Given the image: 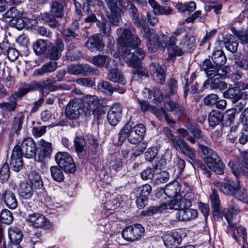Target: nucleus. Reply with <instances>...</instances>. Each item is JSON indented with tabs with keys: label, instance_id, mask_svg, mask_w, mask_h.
<instances>
[{
	"label": "nucleus",
	"instance_id": "nucleus-1",
	"mask_svg": "<svg viewBox=\"0 0 248 248\" xmlns=\"http://www.w3.org/2000/svg\"><path fill=\"white\" fill-rule=\"evenodd\" d=\"M185 31L183 28H178L170 37H168L164 34L157 35L153 29L145 28L144 31L146 38L148 40L147 46L149 50L155 52L158 48L164 49L167 46L169 55L171 57L180 56L184 52L191 51L194 48L196 41V38L193 36L185 35L179 44L181 48L176 45L178 37L182 34Z\"/></svg>",
	"mask_w": 248,
	"mask_h": 248
},
{
	"label": "nucleus",
	"instance_id": "nucleus-2",
	"mask_svg": "<svg viewBox=\"0 0 248 248\" xmlns=\"http://www.w3.org/2000/svg\"><path fill=\"white\" fill-rule=\"evenodd\" d=\"M117 32L120 34L118 39V51L123 59H128L137 55L136 52L141 44L139 37L127 28L118 29Z\"/></svg>",
	"mask_w": 248,
	"mask_h": 248
},
{
	"label": "nucleus",
	"instance_id": "nucleus-3",
	"mask_svg": "<svg viewBox=\"0 0 248 248\" xmlns=\"http://www.w3.org/2000/svg\"><path fill=\"white\" fill-rule=\"evenodd\" d=\"M198 146L199 153L206 156L204 159L208 167L217 174H223L225 165L217 154L207 146L201 143Z\"/></svg>",
	"mask_w": 248,
	"mask_h": 248
},
{
	"label": "nucleus",
	"instance_id": "nucleus-4",
	"mask_svg": "<svg viewBox=\"0 0 248 248\" xmlns=\"http://www.w3.org/2000/svg\"><path fill=\"white\" fill-rule=\"evenodd\" d=\"M137 55L135 57L129 58L128 59H125L124 61L128 65L132 67L134 70L132 71L133 78H136L137 76L139 78L142 77H148V71L147 69L141 64V61L144 58L145 53L144 50L139 48L136 52Z\"/></svg>",
	"mask_w": 248,
	"mask_h": 248
},
{
	"label": "nucleus",
	"instance_id": "nucleus-5",
	"mask_svg": "<svg viewBox=\"0 0 248 248\" xmlns=\"http://www.w3.org/2000/svg\"><path fill=\"white\" fill-rule=\"evenodd\" d=\"M64 14V6L62 2L53 0L51 2L49 12L44 13L42 19L51 27H56L59 24L56 18H62Z\"/></svg>",
	"mask_w": 248,
	"mask_h": 248
},
{
	"label": "nucleus",
	"instance_id": "nucleus-6",
	"mask_svg": "<svg viewBox=\"0 0 248 248\" xmlns=\"http://www.w3.org/2000/svg\"><path fill=\"white\" fill-rule=\"evenodd\" d=\"M202 69L206 73L208 80L217 77L225 78L231 71L230 67L217 66L212 63L210 59H206L203 61Z\"/></svg>",
	"mask_w": 248,
	"mask_h": 248
},
{
	"label": "nucleus",
	"instance_id": "nucleus-7",
	"mask_svg": "<svg viewBox=\"0 0 248 248\" xmlns=\"http://www.w3.org/2000/svg\"><path fill=\"white\" fill-rule=\"evenodd\" d=\"M228 166L236 177L242 174L248 178V151L241 152L236 157L235 162L230 161Z\"/></svg>",
	"mask_w": 248,
	"mask_h": 248
},
{
	"label": "nucleus",
	"instance_id": "nucleus-8",
	"mask_svg": "<svg viewBox=\"0 0 248 248\" xmlns=\"http://www.w3.org/2000/svg\"><path fill=\"white\" fill-rule=\"evenodd\" d=\"M84 111L83 104L79 98H74L70 100L66 107L65 115L69 120H77Z\"/></svg>",
	"mask_w": 248,
	"mask_h": 248
},
{
	"label": "nucleus",
	"instance_id": "nucleus-9",
	"mask_svg": "<svg viewBox=\"0 0 248 248\" xmlns=\"http://www.w3.org/2000/svg\"><path fill=\"white\" fill-rule=\"evenodd\" d=\"M58 166L66 173H74L76 167L72 157L66 152H59L55 156Z\"/></svg>",
	"mask_w": 248,
	"mask_h": 248
},
{
	"label": "nucleus",
	"instance_id": "nucleus-10",
	"mask_svg": "<svg viewBox=\"0 0 248 248\" xmlns=\"http://www.w3.org/2000/svg\"><path fill=\"white\" fill-rule=\"evenodd\" d=\"M67 72L73 75H82L84 76L98 75L99 71L96 68L87 64H72L68 66Z\"/></svg>",
	"mask_w": 248,
	"mask_h": 248
},
{
	"label": "nucleus",
	"instance_id": "nucleus-11",
	"mask_svg": "<svg viewBox=\"0 0 248 248\" xmlns=\"http://www.w3.org/2000/svg\"><path fill=\"white\" fill-rule=\"evenodd\" d=\"M144 228L140 224H134L125 227L122 232L123 238L128 241L137 240L143 233Z\"/></svg>",
	"mask_w": 248,
	"mask_h": 248
},
{
	"label": "nucleus",
	"instance_id": "nucleus-12",
	"mask_svg": "<svg viewBox=\"0 0 248 248\" xmlns=\"http://www.w3.org/2000/svg\"><path fill=\"white\" fill-rule=\"evenodd\" d=\"M239 183V181L238 180L235 182L231 180H228L225 182H214V185L220 191L229 195H234L235 190L238 187Z\"/></svg>",
	"mask_w": 248,
	"mask_h": 248
},
{
	"label": "nucleus",
	"instance_id": "nucleus-13",
	"mask_svg": "<svg viewBox=\"0 0 248 248\" xmlns=\"http://www.w3.org/2000/svg\"><path fill=\"white\" fill-rule=\"evenodd\" d=\"M15 149L18 150L21 153L25 152L27 157H34L36 153V144L34 140H23L20 145V143L15 146Z\"/></svg>",
	"mask_w": 248,
	"mask_h": 248
},
{
	"label": "nucleus",
	"instance_id": "nucleus-14",
	"mask_svg": "<svg viewBox=\"0 0 248 248\" xmlns=\"http://www.w3.org/2000/svg\"><path fill=\"white\" fill-rule=\"evenodd\" d=\"M123 112L122 107L119 104H115L108 112L107 120L111 125L115 126L120 121Z\"/></svg>",
	"mask_w": 248,
	"mask_h": 248
},
{
	"label": "nucleus",
	"instance_id": "nucleus-15",
	"mask_svg": "<svg viewBox=\"0 0 248 248\" xmlns=\"http://www.w3.org/2000/svg\"><path fill=\"white\" fill-rule=\"evenodd\" d=\"M149 70L153 80L157 83L162 85L165 83V71L161 65L153 62L149 65Z\"/></svg>",
	"mask_w": 248,
	"mask_h": 248
},
{
	"label": "nucleus",
	"instance_id": "nucleus-16",
	"mask_svg": "<svg viewBox=\"0 0 248 248\" xmlns=\"http://www.w3.org/2000/svg\"><path fill=\"white\" fill-rule=\"evenodd\" d=\"M84 46L91 52L101 51L104 46L102 35L100 34H95L90 37Z\"/></svg>",
	"mask_w": 248,
	"mask_h": 248
},
{
	"label": "nucleus",
	"instance_id": "nucleus-17",
	"mask_svg": "<svg viewBox=\"0 0 248 248\" xmlns=\"http://www.w3.org/2000/svg\"><path fill=\"white\" fill-rule=\"evenodd\" d=\"M26 220L30 226L36 228H42L47 223L45 217L38 213H29Z\"/></svg>",
	"mask_w": 248,
	"mask_h": 248
},
{
	"label": "nucleus",
	"instance_id": "nucleus-18",
	"mask_svg": "<svg viewBox=\"0 0 248 248\" xmlns=\"http://www.w3.org/2000/svg\"><path fill=\"white\" fill-rule=\"evenodd\" d=\"M64 44L60 39H57L54 44L47 47L48 56L50 60L56 61L61 57V53L64 49Z\"/></svg>",
	"mask_w": 248,
	"mask_h": 248
},
{
	"label": "nucleus",
	"instance_id": "nucleus-19",
	"mask_svg": "<svg viewBox=\"0 0 248 248\" xmlns=\"http://www.w3.org/2000/svg\"><path fill=\"white\" fill-rule=\"evenodd\" d=\"M193 195L191 194H185L180 200L176 199L171 202L170 208L180 211L186 208L190 207L191 202L190 197Z\"/></svg>",
	"mask_w": 248,
	"mask_h": 248
},
{
	"label": "nucleus",
	"instance_id": "nucleus-20",
	"mask_svg": "<svg viewBox=\"0 0 248 248\" xmlns=\"http://www.w3.org/2000/svg\"><path fill=\"white\" fill-rule=\"evenodd\" d=\"M38 144L39 145L41 153L38 157H35V160L42 162L44 158L50 157L52 151V144L46 140H39Z\"/></svg>",
	"mask_w": 248,
	"mask_h": 248
},
{
	"label": "nucleus",
	"instance_id": "nucleus-21",
	"mask_svg": "<svg viewBox=\"0 0 248 248\" xmlns=\"http://www.w3.org/2000/svg\"><path fill=\"white\" fill-rule=\"evenodd\" d=\"M162 239L167 248H173L179 245L182 240L180 234L177 232L164 234Z\"/></svg>",
	"mask_w": 248,
	"mask_h": 248
},
{
	"label": "nucleus",
	"instance_id": "nucleus-22",
	"mask_svg": "<svg viewBox=\"0 0 248 248\" xmlns=\"http://www.w3.org/2000/svg\"><path fill=\"white\" fill-rule=\"evenodd\" d=\"M173 147L176 150H180L182 153L191 159L195 157V153L192 148L190 147L184 140H172Z\"/></svg>",
	"mask_w": 248,
	"mask_h": 248
},
{
	"label": "nucleus",
	"instance_id": "nucleus-23",
	"mask_svg": "<svg viewBox=\"0 0 248 248\" xmlns=\"http://www.w3.org/2000/svg\"><path fill=\"white\" fill-rule=\"evenodd\" d=\"M182 186L177 181H173L167 184L164 188V193L169 198L176 197L180 194L182 196V193L181 192Z\"/></svg>",
	"mask_w": 248,
	"mask_h": 248
},
{
	"label": "nucleus",
	"instance_id": "nucleus-24",
	"mask_svg": "<svg viewBox=\"0 0 248 248\" xmlns=\"http://www.w3.org/2000/svg\"><path fill=\"white\" fill-rule=\"evenodd\" d=\"M197 217L198 212L197 210L190 207L177 211L176 213V217L179 221H187L193 220Z\"/></svg>",
	"mask_w": 248,
	"mask_h": 248
},
{
	"label": "nucleus",
	"instance_id": "nucleus-25",
	"mask_svg": "<svg viewBox=\"0 0 248 248\" xmlns=\"http://www.w3.org/2000/svg\"><path fill=\"white\" fill-rule=\"evenodd\" d=\"M57 67L58 62H57L49 61L44 63L41 67L35 69L33 75L34 77L42 76L46 74L54 72Z\"/></svg>",
	"mask_w": 248,
	"mask_h": 248
},
{
	"label": "nucleus",
	"instance_id": "nucleus-26",
	"mask_svg": "<svg viewBox=\"0 0 248 248\" xmlns=\"http://www.w3.org/2000/svg\"><path fill=\"white\" fill-rule=\"evenodd\" d=\"M10 165L15 171H19L23 167L22 155L21 152L16 149H13L10 160Z\"/></svg>",
	"mask_w": 248,
	"mask_h": 248
},
{
	"label": "nucleus",
	"instance_id": "nucleus-27",
	"mask_svg": "<svg viewBox=\"0 0 248 248\" xmlns=\"http://www.w3.org/2000/svg\"><path fill=\"white\" fill-rule=\"evenodd\" d=\"M34 193L35 190L31 184L24 182L20 183L18 189V194L21 199L30 200L33 197Z\"/></svg>",
	"mask_w": 248,
	"mask_h": 248
},
{
	"label": "nucleus",
	"instance_id": "nucleus-28",
	"mask_svg": "<svg viewBox=\"0 0 248 248\" xmlns=\"http://www.w3.org/2000/svg\"><path fill=\"white\" fill-rule=\"evenodd\" d=\"M2 199L8 207L13 209L16 208L17 201L15 194L11 190L7 189L2 192Z\"/></svg>",
	"mask_w": 248,
	"mask_h": 248
},
{
	"label": "nucleus",
	"instance_id": "nucleus-29",
	"mask_svg": "<svg viewBox=\"0 0 248 248\" xmlns=\"http://www.w3.org/2000/svg\"><path fill=\"white\" fill-rule=\"evenodd\" d=\"M24 119V115L22 113H17L14 120V123L9 134L11 139L16 138L18 135V131L21 129L23 121Z\"/></svg>",
	"mask_w": 248,
	"mask_h": 248
},
{
	"label": "nucleus",
	"instance_id": "nucleus-30",
	"mask_svg": "<svg viewBox=\"0 0 248 248\" xmlns=\"http://www.w3.org/2000/svg\"><path fill=\"white\" fill-rule=\"evenodd\" d=\"M108 78L112 82L122 85L126 84V79L124 75L117 68L110 69L108 74Z\"/></svg>",
	"mask_w": 248,
	"mask_h": 248
},
{
	"label": "nucleus",
	"instance_id": "nucleus-31",
	"mask_svg": "<svg viewBox=\"0 0 248 248\" xmlns=\"http://www.w3.org/2000/svg\"><path fill=\"white\" fill-rule=\"evenodd\" d=\"M37 84L35 81L32 82L30 84L23 83L19 86L17 92L13 94L18 100L22 98L28 93L33 91L36 85Z\"/></svg>",
	"mask_w": 248,
	"mask_h": 248
},
{
	"label": "nucleus",
	"instance_id": "nucleus-32",
	"mask_svg": "<svg viewBox=\"0 0 248 248\" xmlns=\"http://www.w3.org/2000/svg\"><path fill=\"white\" fill-rule=\"evenodd\" d=\"M8 100V102L0 103V109L8 112L15 111L17 106L18 99L12 94L9 97Z\"/></svg>",
	"mask_w": 248,
	"mask_h": 248
},
{
	"label": "nucleus",
	"instance_id": "nucleus-33",
	"mask_svg": "<svg viewBox=\"0 0 248 248\" xmlns=\"http://www.w3.org/2000/svg\"><path fill=\"white\" fill-rule=\"evenodd\" d=\"M148 2L153 8L155 15H169L172 12V9L170 7H163L155 0H148Z\"/></svg>",
	"mask_w": 248,
	"mask_h": 248
},
{
	"label": "nucleus",
	"instance_id": "nucleus-34",
	"mask_svg": "<svg viewBox=\"0 0 248 248\" xmlns=\"http://www.w3.org/2000/svg\"><path fill=\"white\" fill-rule=\"evenodd\" d=\"M8 236L10 242L19 244L23 235L21 230L17 227H12L8 230Z\"/></svg>",
	"mask_w": 248,
	"mask_h": 248
},
{
	"label": "nucleus",
	"instance_id": "nucleus-35",
	"mask_svg": "<svg viewBox=\"0 0 248 248\" xmlns=\"http://www.w3.org/2000/svg\"><path fill=\"white\" fill-rule=\"evenodd\" d=\"M146 131L145 126L142 124H136L132 126L131 138L134 140H143Z\"/></svg>",
	"mask_w": 248,
	"mask_h": 248
},
{
	"label": "nucleus",
	"instance_id": "nucleus-36",
	"mask_svg": "<svg viewBox=\"0 0 248 248\" xmlns=\"http://www.w3.org/2000/svg\"><path fill=\"white\" fill-rule=\"evenodd\" d=\"M224 78L217 77L212 79L207 80L206 83L209 84L211 89H218L220 91L224 90L227 88V84L222 80Z\"/></svg>",
	"mask_w": 248,
	"mask_h": 248
},
{
	"label": "nucleus",
	"instance_id": "nucleus-37",
	"mask_svg": "<svg viewBox=\"0 0 248 248\" xmlns=\"http://www.w3.org/2000/svg\"><path fill=\"white\" fill-rule=\"evenodd\" d=\"M225 98L232 100L235 103L239 100L242 96L241 90L238 87H234L229 89L223 93Z\"/></svg>",
	"mask_w": 248,
	"mask_h": 248
},
{
	"label": "nucleus",
	"instance_id": "nucleus-38",
	"mask_svg": "<svg viewBox=\"0 0 248 248\" xmlns=\"http://www.w3.org/2000/svg\"><path fill=\"white\" fill-rule=\"evenodd\" d=\"M226 48L232 53H235L237 50L238 42L235 37L230 35L224 39Z\"/></svg>",
	"mask_w": 248,
	"mask_h": 248
},
{
	"label": "nucleus",
	"instance_id": "nucleus-39",
	"mask_svg": "<svg viewBox=\"0 0 248 248\" xmlns=\"http://www.w3.org/2000/svg\"><path fill=\"white\" fill-rule=\"evenodd\" d=\"M223 119L222 113L217 110L211 111L208 116V121L210 126L215 127L221 123Z\"/></svg>",
	"mask_w": 248,
	"mask_h": 248
},
{
	"label": "nucleus",
	"instance_id": "nucleus-40",
	"mask_svg": "<svg viewBox=\"0 0 248 248\" xmlns=\"http://www.w3.org/2000/svg\"><path fill=\"white\" fill-rule=\"evenodd\" d=\"M211 58L217 66H225L224 64L226 62L227 58L222 50H217L214 51L212 54Z\"/></svg>",
	"mask_w": 248,
	"mask_h": 248
},
{
	"label": "nucleus",
	"instance_id": "nucleus-41",
	"mask_svg": "<svg viewBox=\"0 0 248 248\" xmlns=\"http://www.w3.org/2000/svg\"><path fill=\"white\" fill-rule=\"evenodd\" d=\"M178 88V85L177 80L171 78L168 79L166 86L165 91L166 95L168 96H170L176 93Z\"/></svg>",
	"mask_w": 248,
	"mask_h": 248
},
{
	"label": "nucleus",
	"instance_id": "nucleus-42",
	"mask_svg": "<svg viewBox=\"0 0 248 248\" xmlns=\"http://www.w3.org/2000/svg\"><path fill=\"white\" fill-rule=\"evenodd\" d=\"M185 126L190 131L195 138L204 139L205 136L196 124L191 122H187L186 123Z\"/></svg>",
	"mask_w": 248,
	"mask_h": 248
},
{
	"label": "nucleus",
	"instance_id": "nucleus-43",
	"mask_svg": "<svg viewBox=\"0 0 248 248\" xmlns=\"http://www.w3.org/2000/svg\"><path fill=\"white\" fill-rule=\"evenodd\" d=\"M84 99L85 102L88 104L89 107V111L85 112V114L86 115H90L91 110L100 105L99 101L97 96L95 95H88L84 98Z\"/></svg>",
	"mask_w": 248,
	"mask_h": 248
},
{
	"label": "nucleus",
	"instance_id": "nucleus-44",
	"mask_svg": "<svg viewBox=\"0 0 248 248\" xmlns=\"http://www.w3.org/2000/svg\"><path fill=\"white\" fill-rule=\"evenodd\" d=\"M62 169L59 166H53L50 168V174L53 180L58 182H62L64 180Z\"/></svg>",
	"mask_w": 248,
	"mask_h": 248
},
{
	"label": "nucleus",
	"instance_id": "nucleus-45",
	"mask_svg": "<svg viewBox=\"0 0 248 248\" xmlns=\"http://www.w3.org/2000/svg\"><path fill=\"white\" fill-rule=\"evenodd\" d=\"M0 79L8 88H12L15 84L14 77L11 76L9 67L6 68L5 72L0 76Z\"/></svg>",
	"mask_w": 248,
	"mask_h": 248
},
{
	"label": "nucleus",
	"instance_id": "nucleus-46",
	"mask_svg": "<svg viewBox=\"0 0 248 248\" xmlns=\"http://www.w3.org/2000/svg\"><path fill=\"white\" fill-rule=\"evenodd\" d=\"M97 88L99 91L104 93L107 95H111L114 89L110 83L106 81H101L97 85Z\"/></svg>",
	"mask_w": 248,
	"mask_h": 248
},
{
	"label": "nucleus",
	"instance_id": "nucleus-47",
	"mask_svg": "<svg viewBox=\"0 0 248 248\" xmlns=\"http://www.w3.org/2000/svg\"><path fill=\"white\" fill-rule=\"evenodd\" d=\"M22 13L15 7L9 8L3 15L2 17L5 18H12V20L22 17Z\"/></svg>",
	"mask_w": 248,
	"mask_h": 248
},
{
	"label": "nucleus",
	"instance_id": "nucleus-48",
	"mask_svg": "<svg viewBox=\"0 0 248 248\" xmlns=\"http://www.w3.org/2000/svg\"><path fill=\"white\" fill-rule=\"evenodd\" d=\"M30 184L35 189H40L43 186V183L39 174L35 171L32 172L30 176Z\"/></svg>",
	"mask_w": 248,
	"mask_h": 248
},
{
	"label": "nucleus",
	"instance_id": "nucleus-49",
	"mask_svg": "<svg viewBox=\"0 0 248 248\" xmlns=\"http://www.w3.org/2000/svg\"><path fill=\"white\" fill-rule=\"evenodd\" d=\"M167 205L163 203L160 205L150 206L146 210H143L141 214L143 216H151L157 212H162L167 208Z\"/></svg>",
	"mask_w": 248,
	"mask_h": 248
},
{
	"label": "nucleus",
	"instance_id": "nucleus-50",
	"mask_svg": "<svg viewBox=\"0 0 248 248\" xmlns=\"http://www.w3.org/2000/svg\"><path fill=\"white\" fill-rule=\"evenodd\" d=\"M108 60V56L99 54L93 57L90 62L98 67H102L105 65Z\"/></svg>",
	"mask_w": 248,
	"mask_h": 248
},
{
	"label": "nucleus",
	"instance_id": "nucleus-51",
	"mask_svg": "<svg viewBox=\"0 0 248 248\" xmlns=\"http://www.w3.org/2000/svg\"><path fill=\"white\" fill-rule=\"evenodd\" d=\"M132 130V124L130 122L127 123L124 127L121 130L119 134V140H131V131Z\"/></svg>",
	"mask_w": 248,
	"mask_h": 248
},
{
	"label": "nucleus",
	"instance_id": "nucleus-52",
	"mask_svg": "<svg viewBox=\"0 0 248 248\" xmlns=\"http://www.w3.org/2000/svg\"><path fill=\"white\" fill-rule=\"evenodd\" d=\"M0 220L2 223L10 224L13 221L12 213L7 209L2 210L0 214Z\"/></svg>",
	"mask_w": 248,
	"mask_h": 248
},
{
	"label": "nucleus",
	"instance_id": "nucleus-53",
	"mask_svg": "<svg viewBox=\"0 0 248 248\" xmlns=\"http://www.w3.org/2000/svg\"><path fill=\"white\" fill-rule=\"evenodd\" d=\"M91 112L94 117L93 123H96L98 124L99 121L102 120L103 117L105 114L102 107L99 105L97 106V107L93 108V109L91 110Z\"/></svg>",
	"mask_w": 248,
	"mask_h": 248
},
{
	"label": "nucleus",
	"instance_id": "nucleus-54",
	"mask_svg": "<svg viewBox=\"0 0 248 248\" xmlns=\"http://www.w3.org/2000/svg\"><path fill=\"white\" fill-rule=\"evenodd\" d=\"M33 49L36 54H41L46 49V44L43 39H39L33 45Z\"/></svg>",
	"mask_w": 248,
	"mask_h": 248
},
{
	"label": "nucleus",
	"instance_id": "nucleus-55",
	"mask_svg": "<svg viewBox=\"0 0 248 248\" xmlns=\"http://www.w3.org/2000/svg\"><path fill=\"white\" fill-rule=\"evenodd\" d=\"M62 35L66 42H69L73 38H76L78 36V32L72 29L69 27L62 30Z\"/></svg>",
	"mask_w": 248,
	"mask_h": 248
},
{
	"label": "nucleus",
	"instance_id": "nucleus-56",
	"mask_svg": "<svg viewBox=\"0 0 248 248\" xmlns=\"http://www.w3.org/2000/svg\"><path fill=\"white\" fill-rule=\"evenodd\" d=\"M10 176V168L7 163H4L0 169V182L3 183L7 181Z\"/></svg>",
	"mask_w": 248,
	"mask_h": 248
},
{
	"label": "nucleus",
	"instance_id": "nucleus-57",
	"mask_svg": "<svg viewBox=\"0 0 248 248\" xmlns=\"http://www.w3.org/2000/svg\"><path fill=\"white\" fill-rule=\"evenodd\" d=\"M105 1L111 12L122 11L121 2L122 0H105Z\"/></svg>",
	"mask_w": 248,
	"mask_h": 248
},
{
	"label": "nucleus",
	"instance_id": "nucleus-58",
	"mask_svg": "<svg viewBox=\"0 0 248 248\" xmlns=\"http://www.w3.org/2000/svg\"><path fill=\"white\" fill-rule=\"evenodd\" d=\"M232 31L242 44H248V29L245 31H237L235 29Z\"/></svg>",
	"mask_w": 248,
	"mask_h": 248
},
{
	"label": "nucleus",
	"instance_id": "nucleus-59",
	"mask_svg": "<svg viewBox=\"0 0 248 248\" xmlns=\"http://www.w3.org/2000/svg\"><path fill=\"white\" fill-rule=\"evenodd\" d=\"M156 171L158 170L155 168H147L140 173V177L144 180L152 179L155 176Z\"/></svg>",
	"mask_w": 248,
	"mask_h": 248
},
{
	"label": "nucleus",
	"instance_id": "nucleus-60",
	"mask_svg": "<svg viewBox=\"0 0 248 248\" xmlns=\"http://www.w3.org/2000/svg\"><path fill=\"white\" fill-rule=\"evenodd\" d=\"M128 8V12L129 16L133 22L134 20L137 22V18L140 15L139 11L136 6L129 1H127Z\"/></svg>",
	"mask_w": 248,
	"mask_h": 248
},
{
	"label": "nucleus",
	"instance_id": "nucleus-61",
	"mask_svg": "<svg viewBox=\"0 0 248 248\" xmlns=\"http://www.w3.org/2000/svg\"><path fill=\"white\" fill-rule=\"evenodd\" d=\"M235 198L238 200L242 201L244 202H248L247 194L246 193V189L244 188H241L239 185L238 187L235 190L233 195Z\"/></svg>",
	"mask_w": 248,
	"mask_h": 248
},
{
	"label": "nucleus",
	"instance_id": "nucleus-62",
	"mask_svg": "<svg viewBox=\"0 0 248 248\" xmlns=\"http://www.w3.org/2000/svg\"><path fill=\"white\" fill-rule=\"evenodd\" d=\"M155 179L160 183H165L169 180L170 174L168 172L158 170L155 174Z\"/></svg>",
	"mask_w": 248,
	"mask_h": 248
},
{
	"label": "nucleus",
	"instance_id": "nucleus-63",
	"mask_svg": "<svg viewBox=\"0 0 248 248\" xmlns=\"http://www.w3.org/2000/svg\"><path fill=\"white\" fill-rule=\"evenodd\" d=\"M210 199L212 208H216L217 209V207H220V201L217 190L214 189H212V193L210 196Z\"/></svg>",
	"mask_w": 248,
	"mask_h": 248
},
{
	"label": "nucleus",
	"instance_id": "nucleus-64",
	"mask_svg": "<svg viewBox=\"0 0 248 248\" xmlns=\"http://www.w3.org/2000/svg\"><path fill=\"white\" fill-rule=\"evenodd\" d=\"M239 211L240 210L237 206L235 202L233 201H231L229 202V208L227 210V212L225 210L223 211V213L224 215L225 214H229V215H232V216H233V215H237L239 213Z\"/></svg>",
	"mask_w": 248,
	"mask_h": 248
}]
</instances>
